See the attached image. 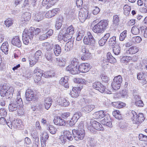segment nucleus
Instances as JSON below:
<instances>
[{"mask_svg": "<svg viewBox=\"0 0 147 147\" xmlns=\"http://www.w3.org/2000/svg\"><path fill=\"white\" fill-rule=\"evenodd\" d=\"M14 92L12 87L8 88V86L6 84L0 86V94L2 97H5L6 98H9L12 97Z\"/></svg>", "mask_w": 147, "mask_h": 147, "instance_id": "1", "label": "nucleus"}, {"mask_svg": "<svg viewBox=\"0 0 147 147\" xmlns=\"http://www.w3.org/2000/svg\"><path fill=\"white\" fill-rule=\"evenodd\" d=\"M34 30V27H31L28 30L25 29L24 31L22 36L23 41L24 44L28 45L29 42V39L32 40L35 36L33 32Z\"/></svg>", "mask_w": 147, "mask_h": 147, "instance_id": "2", "label": "nucleus"}, {"mask_svg": "<svg viewBox=\"0 0 147 147\" xmlns=\"http://www.w3.org/2000/svg\"><path fill=\"white\" fill-rule=\"evenodd\" d=\"M108 22L106 20L100 21L93 27V31L97 34L103 33L108 26Z\"/></svg>", "mask_w": 147, "mask_h": 147, "instance_id": "3", "label": "nucleus"}, {"mask_svg": "<svg viewBox=\"0 0 147 147\" xmlns=\"http://www.w3.org/2000/svg\"><path fill=\"white\" fill-rule=\"evenodd\" d=\"M78 127V130L73 129L72 131L73 135L76 134V136H75V138L77 140H82L85 135V131L84 129V124L82 123H80Z\"/></svg>", "mask_w": 147, "mask_h": 147, "instance_id": "4", "label": "nucleus"}, {"mask_svg": "<svg viewBox=\"0 0 147 147\" xmlns=\"http://www.w3.org/2000/svg\"><path fill=\"white\" fill-rule=\"evenodd\" d=\"M20 92L18 93L16 99L13 101H11L9 106V110L10 111H13L16 110L18 108V106H20L23 103V102L20 96Z\"/></svg>", "mask_w": 147, "mask_h": 147, "instance_id": "5", "label": "nucleus"}, {"mask_svg": "<svg viewBox=\"0 0 147 147\" xmlns=\"http://www.w3.org/2000/svg\"><path fill=\"white\" fill-rule=\"evenodd\" d=\"M131 114V119L134 123L139 124L143 121L145 119L142 113H140L138 115L135 111H132Z\"/></svg>", "mask_w": 147, "mask_h": 147, "instance_id": "6", "label": "nucleus"}, {"mask_svg": "<svg viewBox=\"0 0 147 147\" xmlns=\"http://www.w3.org/2000/svg\"><path fill=\"white\" fill-rule=\"evenodd\" d=\"M122 82V78L121 75H119L115 77L111 84V86L113 89L114 90H117L119 89Z\"/></svg>", "mask_w": 147, "mask_h": 147, "instance_id": "7", "label": "nucleus"}, {"mask_svg": "<svg viewBox=\"0 0 147 147\" xmlns=\"http://www.w3.org/2000/svg\"><path fill=\"white\" fill-rule=\"evenodd\" d=\"M90 123L91 125L90 127H88V129L91 132L93 131V129L99 131L103 130L104 128L102 127V125L99 122L95 120H91Z\"/></svg>", "mask_w": 147, "mask_h": 147, "instance_id": "8", "label": "nucleus"}, {"mask_svg": "<svg viewBox=\"0 0 147 147\" xmlns=\"http://www.w3.org/2000/svg\"><path fill=\"white\" fill-rule=\"evenodd\" d=\"M87 36H85L83 39L84 43L85 45H93L96 42V41L90 32L87 33Z\"/></svg>", "mask_w": 147, "mask_h": 147, "instance_id": "9", "label": "nucleus"}, {"mask_svg": "<svg viewBox=\"0 0 147 147\" xmlns=\"http://www.w3.org/2000/svg\"><path fill=\"white\" fill-rule=\"evenodd\" d=\"M89 17L88 10L84 8H81L79 13V18L81 22H84Z\"/></svg>", "mask_w": 147, "mask_h": 147, "instance_id": "10", "label": "nucleus"}, {"mask_svg": "<svg viewBox=\"0 0 147 147\" xmlns=\"http://www.w3.org/2000/svg\"><path fill=\"white\" fill-rule=\"evenodd\" d=\"M92 87L100 92L103 93L105 92V87L100 82H96L92 84Z\"/></svg>", "mask_w": 147, "mask_h": 147, "instance_id": "11", "label": "nucleus"}, {"mask_svg": "<svg viewBox=\"0 0 147 147\" xmlns=\"http://www.w3.org/2000/svg\"><path fill=\"white\" fill-rule=\"evenodd\" d=\"M35 94L32 90L28 89L26 91L25 96L27 100L30 101L34 99Z\"/></svg>", "mask_w": 147, "mask_h": 147, "instance_id": "12", "label": "nucleus"}, {"mask_svg": "<svg viewBox=\"0 0 147 147\" xmlns=\"http://www.w3.org/2000/svg\"><path fill=\"white\" fill-rule=\"evenodd\" d=\"M89 64L84 63L81 64L79 66L80 71L83 73H85L88 72L90 69Z\"/></svg>", "mask_w": 147, "mask_h": 147, "instance_id": "13", "label": "nucleus"}, {"mask_svg": "<svg viewBox=\"0 0 147 147\" xmlns=\"http://www.w3.org/2000/svg\"><path fill=\"white\" fill-rule=\"evenodd\" d=\"M66 70L69 71L71 74H75L79 73L80 72L79 67L77 66H71L68 65L66 68Z\"/></svg>", "mask_w": 147, "mask_h": 147, "instance_id": "14", "label": "nucleus"}, {"mask_svg": "<svg viewBox=\"0 0 147 147\" xmlns=\"http://www.w3.org/2000/svg\"><path fill=\"white\" fill-rule=\"evenodd\" d=\"M57 102V103H59L60 106L65 107L68 106L70 104L68 100L62 97L58 98Z\"/></svg>", "mask_w": 147, "mask_h": 147, "instance_id": "15", "label": "nucleus"}, {"mask_svg": "<svg viewBox=\"0 0 147 147\" xmlns=\"http://www.w3.org/2000/svg\"><path fill=\"white\" fill-rule=\"evenodd\" d=\"M82 88V87H73L71 92V96L74 98L77 97L79 96L80 92Z\"/></svg>", "mask_w": 147, "mask_h": 147, "instance_id": "16", "label": "nucleus"}, {"mask_svg": "<svg viewBox=\"0 0 147 147\" xmlns=\"http://www.w3.org/2000/svg\"><path fill=\"white\" fill-rule=\"evenodd\" d=\"M101 123L109 127H112V125L111 119L109 115L105 117L104 119L101 121Z\"/></svg>", "mask_w": 147, "mask_h": 147, "instance_id": "17", "label": "nucleus"}, {"mask_svg": "<svg viewBox=\"0 0 147 147\" xmlns=\"http://www.w3.org/2000/svg\"><path fill=\"white\" fill-rule=\"evenodd\" d=\"M41 146L42 147L46 146V142L48 140L49 136L47 133L45 132H43L41 134Z\"/></svg>", "mask_w": 147, "mask_h": 147, "instance_id": "18", "label": "nucleus"}, {"mask_svg": "<svg viewBox=\"0 0 147 147\" xmlns=\"http://www.w3.org/2000/svg\"><path fill=\"white\" fill-rule=\"evenodd\" d=\"M53 122L55 124L57 125H65V121L59 117H55Z\"/></svg>", "mask_w": 147, "mask_h": 147, "instance_id": "19", "label": "nucleus"}, {"mask_svg": "<svg viewBox=\"0 0 147 147\" xmlns=\"http://www.w3.org/2000/svg\"><path fill=\"white\" fill-rule=\"evenodd\" d=\"M95 107L94 105H89L82 108L80 111L85 113H88L90 112Z\"/></svg>", "mask_w": 147, "mask_h": 147, "instance_id": "20", "label": "nucleus"}, {"mask_svg": "<svg viewBox=\"0 0 147 147\" xmlns=\"http://www.w3.org/2000/svg\"><path fill=\"white\" fill-rule=\"evenodd\" d=\"M44 13L43 11L40 12L38 13H35L34 14V19L38 22L41 21L44 17Z\"/></svg>", "mask_w": 147, "mask_h": 147, "instance_id": "21", "label": "nucleus"}, {"mask_svg": "<svg viewBox=\"0 0 147 147\" xmlns=\"http://www.w3.org/2000/svg\"><path fill=\"white\" fill-rule=\"evenodd\" d=\"M12 44L18 47H20L22 45L21 42L18 36L14 37L11 41Z\"/></svg>", "mask_w": 147, "mask_h": 147, "instance_id": "22", "label": "nucleus"}, {"mask_svg": "<svg viewBox=\"0 0 147 147\" xmlns=\"http://www.w3.org/2000/svg\"><path fill=\"white\" fill-rule=\"evenodd\" d=\"M44 106L45 109L48 110L51 105L53 100L50 97H47L45 98L44 100Z\"/></svg>", "mask_w": 147, "mask_h": 147, "instance_id": "23", "label": "nucleus"}, {"mask_svg": "<svg viewBox=\"0 0 147 147\" xmlns=\"http://www.w3.org/2000/svg\"><path fill=\"white\" fill-rule=\"evenodd\" d=\"M68 80V78L67 76L62 78L60 80L59 83L60 84L63 86L65 88H67L69 87Z\"/></svg>", "mask_w": 147, "mask_h": 147, "instance_id": "24", "label": "nucleus"}, {"mask_svg": "<svg viewBox=\"0 0 147 147\" xmlns=\"http://www.w3.org/2000/svg\"><path fill=\"white\" fill-rule=\"evenodd\" d=\"M13 128L15 129H18L22 126V122L20 119L13 121Z\"/></svg>", "mask_w": 147, "mask_h": 147, "instance_id": "25", "label": "nucleus"}, {"mask_svg": "<svg viewBox=\"0 0 147 147\" xmlns=\"http://www.w3.org/2000/svg\"><path fill=\"white\" fill-rule=\"evenodd\" d=\"M54 56V54L50 51L46 52L45 55L46 59L50 62H52L53 61Z\"/></svg>", "mask_w": 147, "mask_h": 147, "instance_id": "26", "label": "nucleus"}, {"mask_svg": "<svg viewBox=\"0 0 147 147\" xmlns=\"http://www.w3.org/2000/svg\"><path fill=\"white\" fill-rule=\"evenodd\" d=\"M95 118L100 119L105 117L104 112L103 111H100L95 113L93 114Z\"/></svg>", "mask_w": 147, "mask_h": 147, "instance_id": "27", "label": "nucleus"}, {"mask_svg": "<svg viewBox=\"0 0 147 147\" xmlns=\"http://www.w3.org/2000/svg\"><path fill=\"white\" fill-rule=\"evenodd\" d=\"M61 48L59 45H55L53 49V52L56 56H58L61 53Z\"/></svg>", "mask_w": 147, "mask_h": 147, "instance_id": "28", "label": "nucleus"}, {"mask_svg": "<svg viewBox=\"0 0 147 147\" xmlns=\"http://www.w3.org/2000/svg\"><path fill=\"white\" fill-rule=\"evenodd\" d=\"M107 59L108 61L112 63L116 62V59L114 57L110 52H108L107 55Z\"/></svg>", "mask_w": 147, "mask_h": 147, "instance_id": "29", "label": "nucleus"}, {"mask_svg": "<svg viewBox=\"0 0 147 147\" xmlns=\"http://www.w3.org/2000/svg\"><path fill=\"white\" fill-rule=\"evenodd\" d=\"M8 43L7 42L3 43L1 47V49L4 53L6 54L8 53Z\"/></svg>", "mask_w": 147, "mask_h": 147, "instance_id": "30", "label": "nucleus"}, {"mask_svg": "<svg viewBox=\"0 0 147 147\" xmlns=\"http://www.w3.org/2000/svg\"><path fill=\"white\" fill-rule=\"evenodd\" d=\"M74 28L73 27V26L71 25L69 26L66 29V32L65 34H67L69 37L72 36L73 34L74 33Z\"/></svg>", "mask_w": 147, "mask_h": 147, "instance_id": "31", "label": "nucleus"}, {"mask_svg": "<svg viewBox=\"0 0 147 147\" xmlns=\"http://www.w3.org/2000/svg\"><path fill=\"white\" fill-rule=\"evenodd\" d=\"M43 47L47 51H50L53 47V44L48 42L42 44Z\"/></svg>", "mask_w": 147, "mask_h": 147, "instance_id": "32", "label": "nucleus"}, {"mask_svg": "<svg viewBox=\"0 0 147 147\" xmlns=\"http://www.w3.org/2000/svg\"><path fill=\"white\" fill-rule=\"evenodd\" d=\"M113 51L115 55H118L121 53V49L119 45H116L113 47Z\"/></svg>", "mask_w": 147, "mask_h": 147, "instance_id": "33", "label": "nucleus"}, {"mask_svg": "<svg viewBox=\"0 0 147 147\" xmlns=\"http://www.w3.org/2000/svg\"><path fill=\"white\" fill-rule=\"evenodd\" d=\"M29 59L30 64L31 66H32L35 64L38 61L37 59H36L31 55L29 56Z\"/></svg>", "mask_w": 147, "mask_h": 147, "instance_id": "34", "label": "nucleus"}, {"mask_svg": "<svg viewBox=\"0 0 147 147\" xmlns=\"http://www.w3.org/2000/svg\"><path fill=\"white\" fill-rule=\"evenodd\" d=\"M92 100L89 98H82L80 100V102L82 105H85L90 103Z\"/></svg>", "mask_w": 147, "mask_h": 147, "instance_id": "35", "label": "nucleus"}, {"mask_svg": "<svg viewBox=\"0 0 147 147\" xmlns=\"http://www.w3.org/2000/svg\"><path fill=\"white\" fill-rule=\"evenodd\" d=\"M63 20V18L62 16L59 17L58 20L59 21H57L55 24V26L56 29L58 30L61 28L62 25L61 22H62Z\"/></svg>", "mask_w": 147, "mask_h": 147, "instance_id": "36", "label": "nucleus"}, {"mask_svg": "<svg viewBox=\"0 0 147 147\" xmlns=\"http://www.w3.org/2000/svg\"><path fill=\"white\" fill-rule=\"evenodd\" d=\"M124 13L126 16L128 15L131 11L130 7L127 5H125L123 7Z\"/></svg>", "mask_w": 147, "mask_h": 147, "instance_id": "37", "label": "nucleus"}, {"mask_svg": "<svg viewBox=\"0 0 147 147\" xmlns=\"http://www.w3.org/2000/svg\"><path fill=\"white\" fill-rule=\"evenodd\" d=\"M139 51L138 48L136 47H133L129 48L128 52L129 54H135Z\"/></svg>", "mask_w": 147, "mask_h": 147, "instance_id": "38", "label": "nucleus"}, {"mask_svg": "<svg viewBox=\"0 0 147 147\" xmlns=\"http://www.w3.org/2000/svg\"><path fill=\"white\" fill-rule=\"evenodd\" d=\"M74 82L76 83L81 84H86L87 82L84 79L82 78H76L74 80Z\"/></svg>", "mask_w": 147, "mask_h": 147, "instance_id": "39", "label": "nucleus"}, {"mask_svg": "<svg viewBox=\"0 0 147 147\" xmlns=\"http://www.w3.org/2000/svg\"><path fill=\"white\" fill-rule=\"evenodd\" d=\"M131 59L132 58L131 57L124 56L121 58V62L126 63L129 62Z\"/></svg>", "mask_w": 147, "mask_h": 147, "instance_id": "40", "label": "nucleus"}, {"mask_svg": "<svg viewBox=\"0 0 147 147\" xmlns=\"http://www.w3.org/2000/svg\"><path fill=\"white\" fill-rule=\"evenodd\" d=\"M82 51L83 53L84 54V56H87V57L90 56L91 55V53L89 52V51L86 49L84 47H82Z\"/></svg>", "mask_w": 147, "mask_h": 147, "instance_id": "41", "label": "nucleus"}, {"mask_svg": "<svg viewBox=\"0 0 147 147\" xmlns=\"http://www.w3.org/2000/svg\"><path fill=\"white\" fill-rule=\"evenodd\" d=\"M22 17L26 21H28L31 17V14L28 12H25L22 15Z\"/></svg>", "mask_w": 147, "mask_h": 147, "instance_id": "42", "label": "nucleus"}, {"mask_svg": "<svg viewBox=\"0 0 147 147\" xmlns=\"http://www.w3.org/2000/svg\"><path fill=\"white\" fill-rule=\"evenodd\" d=\"M142 40L141 38L138 36H135L132 38L131 41L134 43H139Z\"/></svg>", "mask_w": 147, "mask_h": 147, "instance_id": "43", "label": "nucleus"}, {"mask_svg": "<svg viewBox=\"0 0 147 147\" xmlns=\"http://www.w3.org/2000/svg\"><path fill=\"white\" fill-rule=\"evenodd\" d=\"M131 33L134 35H137L140 33V30L137 26H133L131 29Z\"/></svg>", "mask_w": 147, "mask_h": 147, "instance_id": "44", "label": "nucleus"}, {"mask_svg": "<svg viewBox=\"0 0 147 147\" xmlns=\"http://www.w3.org/2000/svg\"><path fill=\"white\" fill-rule=\"evenodd\" d=\"M119 22V19L118 16L115 15L113 16V25L114 26L118 25Z\"/></svg>", "mask_w": 147, "mask_h": 147, "instance_id": "45", "label": "nucleus"}, {"mask_svg": "<svg viewBox=\"0 0 147 147\" xmlns=\"http://www.w3.org/2000/svg\"><path fill=\"white\" fill-rule=\"evenodd\" d=\"M20 107L18 110V115H23L25 113V110L22 105H20Z\"/></svg>", "mask_w": 147, "mask_h": 147, "instance_id": "46", "label": "nucleus"}, {"mask_svg": "<svg viewBox=\"0 0 147 147\" xmlns=\"http://www.w3.org/2000/svg\"><path fill=\"white\" fill-rule=\"evenodd\" d=\"M84 35V31H79L76 38V40L78 41L80 40L83 37Z\"/></svg>", "mask_w": 147, "mask_h": 147, "instance_id": "47", "label": "nucleus"}, {"mask_svg": "<svg viewBox=\"0 0 147 147\" xmlns=\"http://www.w3.org/2000/svg\"><path fill=\"white\" fill-rule=\"evenodd\" d=\"M44 77L46 78L54 77L55 73L53 71H48L44 74Z\"/></svg>", "mask_w": 147, "mask_h": 147, "instance_id": "48", "label": "nucleus"}, {"mask_svg": "<svg viewBox=\"0 0 147 147\" xmlns=\"http://www.w3.org/2000/svg\"><path fill=\"white\" fill-rule=\"evenodd\" d=\"M127 30H124L121 33L120 37L119 40L120 41H123L124 40L127 36Z\"/></svg>", "mask_w": 147, "mask_h": 147, "instance_id": "49", "label": "nucleus"}, {"mask_svg": "<svg viewBox=\"0 0 147 147\" xmlns=\"http://www.w3.org/2000/svg\"><path fill=\"white\" fill-rule=\"evenodd\" d=\"M113 116L116 118L119 119L121 118V114L120 112L118 110H116L113 111Z\"/></svg>", "mask_w": 147, "mask_h": 147, "instance_id": "50", "label": "nucleus"}, {"mask_svg": "<svg viewBox=\"0 0 147 147\" xmlns=\"http://www.w3.org/2000/svg\"><path fill=\"white\" fill-rule=\"evenodd\" d=\"M65 134L66 136L67 139L70 141H71L73 139V138L72 136V134L71 132L69 131H66L65 132Z\"/></svg>", "mask_w": 147, "mask_h": 147, "instance_id": "51", "label": "nucleus"}, {"mask_svg": "<svg viewBox=\"0 0 147 147\" xmlns=\"http://www.w3.org/2000/svg\"><path fill=\"white\" fill-rule=\"evenodd\" d=\"M48 130L52 134H54L56 133L57 129L56 128L52 125H49V126Z\"/></svg>", "mask_w": 147, "mask_h": 147, "instance_id": "52", "label": "nucleus"}, {"mask_svg": "<svg viewBox=\"0 0 147 147\" xmlns=\"http://www.w3.org/2000/svg\"><path fill=\"white\" fill-rule=\"evenodd\" d=\"M82 116V114L80 112H76L74 114L72 118H73L74 119H75V120L77 121L78 119Z\"/></svg>", "mask_w": 147, "mask_h": 147, "instance_id": "53", "label": "nucleus"}, {"mask_svg": "<svg viewBox=\"0 0 147 147\" xmlns=\"http://www.w3.org/2000/svg\"><path fill=\"white\" fill-rule=\"evenodd\" d=\"M78 64V59L76 58H73L71 59L70 64L69 65L71 66H77Z\"/></svg>", "mask_w": 147, "mask_h": 147, "instance_id": "54", "label": "nucleus"}, {"mask_svg": "<svg viewBox=\"0 0 147 147\" xmlns=\"http://www.w3.org/2000/svg\"><path fill=\"white\" fill-rule=\"evenodd\" d=\"M42 54V53L41 51L40 50H38L36 52L33 57L38 60L40 57L41 56Z\"/></svg>", "mask_w": 147, "mask_h": 147, "instance_id": "55", "label": "nucleus"}, {"mask_svg": "<svg viewBox=\"0 0 147 147\" xmlns=\"http://www.w3.org/2000/svg\"><path fill=\"white\" fill-rule=\"evenodd\" d=\"M12 24V20L10 18L8 19L5 21V25L8 27L11 26Z\"/></svg>", "mask_w": 147, "mask_h": 147, "instance_id": "56", "label": "nucleus"}, {"mask_svg": "<svg viewBox=\"0 0 147 147\" xmlns=\"http://www.w3.org/2000/svg\"><path fill=\"white\" fill-rule=\"evenodd\" d=\"M134 104L137 107H142L144 106V104L141 100H138V101H135Z\"/></svg>", "mask_w": 147, "mask_h": 147, "instance_id": "57", "label": "nucleus"}, {"mask_svg": "<svg viewBox=\"0 0 147 147\" xmlns=\"http://www.w3.org/2000/svg\"><path fill=\"white\" fill-rule=\"evenodd\" d=\"M139 140L142 141H147V136L142 134H140L139 135Z\"/></svg>", "mask_w": 147, "mask_h": 147, "instance_id": "58", "label": "nucleus"}, {"mask_svg": "<svg viewBox=\"0 0 147 147\" xmlns=\"http://www.w3.org/2000/svg\"><path fill=\"white\" fill-rule=\"evenodd\" d=\"M59 0H43L42 2V3L44 4H47L49 2H52V4H54L55 3H56Z\"/></svg>", "mask_w": 147, "mask_h": 147, "instance_id": "59", "label": "nucleus"}, {"mask_svg": "<svg viewBox=\"0 0 147 147\" xmlns=\"http://www.w3.org/2000/svg\"><path fill=\"white\" fill-rule=\"evenodd\" d=\"M109 42V44L110 45H113L114 44L116 43V37L115 36H113L111 38H110Z\"/></svg>", "mask_w": 147, "mask_h": 147, "instance_id": "60", "label": "nucleus"}, {"mask_svg": "<svg viewBox=\"0 0 147 147\" xmlns=\"http://www.w3.org/2000/svg\"><path fill=\"white\" fill-rule=\"evenodd\" d=\"M145 76V74L142 72L138 73L137 74V78L138 80H144Z\"/></svg>", "mask_w": 147, "mask_h": 147, "instance_id": "61", "label": "nucleus"}, {"mask_svg": "<svg viewBox=\"0 0 147 147\" xmlns=\"http://www.w3.org/2000/svg\"><path fill=\"white\" fill-rule=\"evenodd\" d=\"M0 114L2 116L5 117L7 115V112L5 109L3 108L0 109Z\"/></svg>", "mask_w": 147, "mask_h": 147, "instance_id": "62", "label": "nucleus"}, {"mask_svg": "<svg viewBox=\"0 0 147 147\" xmlns=\"http://www.w3.org/2000/svg\"><path fill=\"white\" fill-rule=\"evenodd\" d=\"M101 78L103 81L107 82L108 81V78L104 74H102L100 76Z\"/></svg>", "mask_w": 147, "mask_h": 147, "instance_id": "63", "label": "nucleus"}, {"mask_svg": "<svg viewBox=\"0 0 147 147\" xmlns=\"http://www.w3.org/2000/svg\"><path fill=\"white\" fill-rule=\"evenodd\" d=\"M57 61H58V64L60 66L65 65V62L63 60H60V59L56 58Z\"/></svg>", "mask_w": 147, "mask_h": 147, "instance_id": "64", "label": "nucleus"}]
</instances>
